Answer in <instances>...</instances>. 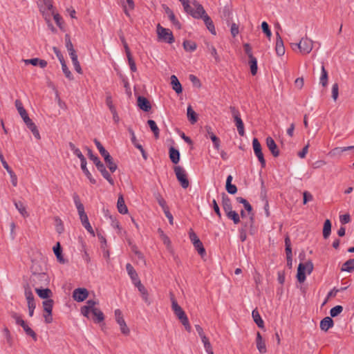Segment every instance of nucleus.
Instances as JSON below:
<instances>
[{"label": "nucleus", "mask_w": 354, "mask_h": 354, "mask_svg": "<svg viewBox=\"0 0 354 354\" xmlns=\"http://www.w3.org/2000/svg\"><path fill=\"white\" fill-rule=\"evenodd\" d=\"M333 325V320L329 317L324 318L320 322V328L324 331H327L329 328H332Z\"/></svg>", "instance_id": "nucleus-26"}, {"label": "nucleus", "mask_w": 354, "mask_h": 354, "mask_svg": "<svg viewBox=\"0 0 354 354\" xmlns=\"http://www.w3.org/2000/svg\"><path fill=\"white\" fill-rule=\"evenodd\" d=\"M331 232V222L329 219H326L324 223L323 227V236L324 239H328Z\"/></svg>", "instance_id": "nucleus-38"}, {"label": "nucleus", "mask_w": 354, "mask_h": 354, "mask_svg": "<svg viewBox=\"0 0 354 354\" xmlns=\"http://www.w3.org/2000/svg\"><path fill=\"white\" fill-rule=\"evenodd\" d=\"M81 169H82L83 173L87 177V178L89 180L90 183L92 184H95L96 183L95 179L93 178L91 172L88 171V169L86 167V161H82V162H81Z\"/></svg>", "instance_id": "nucleus-33"}, {"label": "nucleus", "mask_w": 354, "mask_h": 354, "mask_svg": "<svg viewBox=\"0 0 354 354\" xmlns=\"http://www.w3.org/2000/svg\"><path fill=\"white\" fill-rule=\"evenodd\" d=\"M236 201L238 203L243 205L245 209L248 212V214L250 215V219L251 223H252L253 219H254V214L252 213V205L249 203V202L246 199H245L242 197H237Z\"/></svg>", "instance_id": "nucleus-16"}, {"label": "nucleus", "mask_w": 354, "mask_h": 354, "mask_svg": "<svg viewBox=\"0 0 354 354\" xmlns=\"http://www.w3.org/2000/svg\"><path fill=\"white\" fill-rule=\"evenodd\" d=\"M301 54L307 55L310 53L313 49V41L308 38H302L299 43L295 44Z\"/></svg>", "instance_id": "nucleus-7"}, {"label": "nucleus", "mask_w": 354, "mask_h": 354, "mask_svg": "<svg viewBox=\"0 0 354 354\" xmlns=\"http://www.w3.org/2000/svg\"><path fill=\"white\" fill-rule=\"evenodd\" d=\"M256 344H257V348L259 353H265L267 352V348L266 346V343L264 340L262 338V336L259 332H257V338H256Z\"/></svg>", "instance_id": "nucleus-19"}, {"label": "nucleus", "mask_w": 354, "mask_h": 354, "mask_svg": "<svg viewBox=\"0 0 354 354\" xmlns=\"http://www.w3.org/2000/svg\"><path fill=\"white\" fill-rule=\"evenodd\" d=\"M207 135L209 136V138L212 140L214 147L216 150H218L220 147V139L214 135V133L212 131V128L209 126L205 127Z\"/></svg>", "instance_id": "nucleus-21"}, {"label": "nucleus", "mask_w": 354, "mask_h": 354, "mask_svg": "<svg viewBox=\"0 0 354 354\" xmlns=\"http://www.w3.org/2000/svg\"><path fill=\"white\" fill-rule=\"evenodd\" d=\"M185 11L196 19H203L207 15L203 7L196 1H194Z\"/></svg>", "instance_id": "nucleus-3"}, {"label": "nucleus", "mask_w": 354, "mask_h": 354, "mask_svg": "<svg viewBox=\"0 0 354 354\" xmlns=\"http://www.w3.org/2000/svg\"><path fill=\"white\" fill-rule=\"evenodd\" d=\"M14 204H15V206L17 208V209L21 214V216H23L24 217H26V216H28V212L26 211V208L22 202H21V201H15Z\"/></svg>", "instance_id": "nucleus-42"}, {"label": "nucleus", "mask_w": 354, "mask_h": 354, "mask_svg": "<svg viewBox=\"0 0 354 354\" xmlns=\"http://www.w3.org/2000/svg\"><path fill=\"white\" fill-rule=\"evenodd\" d=\"M320 84L324 86H326L328 84V72L324 66L322 64L321 69V75L319 77Z\"/></svg>", "instance_id": "nucleus-39"}, {"label": "nucleus", "mask_w": 354, "mask_h": 354, "mask_svg": "<svg viewBox=\"0 0 354 354\" xmlns=\"http://www.w3.org/2000/svg\"><path fill=\"white\" fill-rule=\"evenodd\" d=\"M109 160H104L106 163L109 170L113 173L116 171L118 167L115 163L113 162L112 157L110 156V158H109Z\"/></svg>", "instance_id": "nucleus-53"}, {"label": "nucleus", "mask_w": 354, "mask_h": 354, "mask_svg": "<svg viewBox=\"0 0 354 354\" xmlns=\"http://www.w3.org/2000/svg\"><path fill=\"white\" fill-rule=\"evenodd\" d=\"M88 290L84 288H76L73 292V299L78 302L84 301L88 297Z\"/></svg>", "instance_id": "nucleus-11"}, {"label": "nucleus", "mask_w": 354, "mask_h": 354, "mask_svg": "<svg viewBox=\"0 0 354 354\" xmlns=\"http://www.w3.org/2000/svg\"><path fill=\"white\" fill-rule=\"evenodd\" d=\"M313 195L310 192L305 191L303 193V203L304 205L306 204L308 202L313 201Z\"/></svg>", "instance_id": "nucleus-61"}, {"label": "nucleus", "mask_w": 354, "mask_h": 354, "mask_svg": "<svg viewBox=\"0 0 354 354\" xmlns=\"http://www.w3.org/2000/svg\"><path fill=\"white\" fill-rule=\"evenodd\" d=\"M8 173L9 174V175L10 176V180H11L12 185L14 187H17V175L15 174V172L12 170L9 171Z\"/></svg>", "instance_id": "nucleus-64"}, {"label": "nucleus", "mask_w": 354, "mask_h": 354, "mask_svg": "<svg viewBox=\"0 0 354 354\" xmlns=\"http://www.w3.org/2000/svg\"><path fill=\"white\" fill-rule=\"evenodd\" d=\"M266 145L274 157L279 156V151L274 140L271 137L266 138Z\"/></svg>", "instance_id": "nucleus-17"}, {"label": "nucleus", "mask_w": 354, "mask_h": 354, "mask_svg": "<svg viewBox=\"0 0 354 354\" xmlns=\"http://www.w3.org/2000/svg\"><path fill=\"white\" fill-rule=\"evenodd\" d=\"M136 287L138 288V291L140 292L141 297H142V299H143V301L148 306H149L151 304V301L149 298V295L147 290L145 288V287L142 283L136 286Z\"/></svg>", "instance_id": "nucleus-20"}, {"label": "nucleus", "mask_w": 354, "mask_h": 354, "mask_svg": "<svg viewBox=\"0 0 354 354\" xmlns=\"http://www.w3.org/2000/svg\"><path fill=\"white\" fill-rule=\"evenodd\" d=\"M25 296L28 304L35 303L34 299V295L30 288L28 286L25 287Z\"/></svg>", "instance_id": "nucleus-48"}, {"label": "nucleus", "mask_w": 354, "mask_h": 354, "mask_svg": "<svg viewBox=\"0 0 354 354\" xmlns=\"http://www.w3.org/2000/svg\"><path fill=\"white\" fill-rule=\"evenodd\" d=\"M276 36H277L276 45H275L276 53L279 56H282L285 53V48L283 46V41L278 32H277Z\"/></svg>", "instance_id": "nucleus-15"}, {"label": "nucleus", "mask_w": 354, "mask_h": 354, "mask_svg": "<svg viewBox=\"0 0 354 354\" xmlns=\"http://www.w3.org/2000/svg\"><path fill=\"white\" fill-rule=\"evenodd\" d=\"M226 215L229 219L233 221L234 224H238L240 222V217L235 211L231 210L227 212Z\"/></svg>", "instance_id": "nucleus-49"}, {"label": "nucleus", "mask_w": 354, "mask_h": 354, "mask_svg": "<svg viewBox=\"0 0 354 354\" xmlns=\"http://www.w3.org/2000/svg\"><path fill=\"white\" fill-rule=\"evenodd\" d=\"M147 123H148L151 130L153 131L155 138H158L159 134H160V130H159V128L158 127L156 122L153 120H149L147 121Z\"/></svg>", "instance_id": "nucleus-43"}, {"label": "nucleus", "mask_w": 354, "mask_h": 354, "mask_svg": "<svg viewBox=\"0 0 354 354\" xmlns=\"http://www.w3.org/2000/svg\"><path fill=\"white\" fill-rule=\"evenodd\" d=\"M68 146L73 153L80 158L81 162H82V161H86L81 151L77 148L73 142H69Z\"/></svg>", "instance_id": "nucleus-36"}, {"label": "nucleus", "mask_w": 354, "mask_h": 354, "mask_svg": "<svg viewBox=\"0 0 354 354\" xmlns=\"http://www.w3.org/2000/svg\"><path fill=\"white\" fill-rule=\"evenodd\" d=\"M341 271L352 272L354 271V259L347 260L342 264Z\"/></svg>", "instance_id": "nucleus-30"}, {"label": "nucleus", "mask_w": 354, "mask_h": 354, "mask_svg": "<svg viewBox=\"0 0 354 354\" xmlns=\"http://www.w3.org/2000/svg\"><path fill=\"white\" fill-rule=\"evenodd\" d=\"M156 198L159 205L162 207V210L168 208L165 200L161 196L160 194H158Z\"/></svg>", "instance_id": "nucleus-56"}, {"label": "nucleus", "mask_w": 354, "mask_h": 354, "mask_svg": "<svg viewBox=\"0 0 354 354\" xmlns=\"http://www.w3.org/2000/svg\"><path fill=\"white\" fill-rule=\"evenodd\" d=\"M189 236L190 241L193 243L195 249L198 251V254L201 257H203L204 255H205L206 254L205 249L204 248L202 242L201 241V240L199 239V238L198 237L196 234L192 230H190V231L189 232Z\"/></svg>", "instance_id": "nucleus-6"}, {"label": "nucleus", "mask_w": 354, "mask_h": 354, "mask_svg": "<svg viewBox=\"0 0 354 354\" xmlns=\"http://www.w3.org/2000/svg\"><path fill=\"white\" fill-rule=\"evenodd\" d=\"M306 270L304 266V263H300L299 264L298 268H297V280L300 283H303L306 280V274H305Z\"/></svg>", "instance_id": "nucleus-32"}, {"label": "nucleus", "mask_w": 354, "mask_h": 354, "mask_svg": "<svg viewBox=\"0 0 354 354\" xmlns=\"http://www.w3.org/2000/svg\"><path fill=\"white\" fill-rule=\"evenodd\" d=\"M171 84L172 88L177 93H180L182 92V86L178 80L177 77L174 75L171 76Z\"/></svg>", "instance_id": "nucleus-31"}, {"label": "nucleus", "mask_w": 354, "mask_h": 354, "mask_svg": "<svg viewBox=\"0 0 354 354\" xmlns=\"http://www.w3.org/2000/svg\"><path fill=\"white\" fill-rule=\"evenodd\" d=\"M249 65L250 68V72L252 75H255L257 73L258 67H257V59L256 57H250L249 58Z\"/></svg>", "instance_id": "nucleus-44"}, {"label": "nucleus", "mask_w": 354, "mask_h": 354, "mask_svg": "<svg viewBox=\"0 0 354 354\" xmlns=\"http://www.w3.org/2000/svg\"><path fill=\"white\" fill-rule=\"evenodd\" d=\"M42 4L40 6V11L44 15H50L54 11L51 0H41Z\"/></svg>", "instance_id": "nucleus-14"}, {"label": "nucleus", "mask_w": 354, "mask_h": 354, "mask_svg": "<svg viewBox=\"0 0 354 354\" xmlns=\"http://www.w3.org/2000/svg\"><path fill=\"white\" fill-rule=\"evenodd\" d=\"M171 308L176 315V316L180 319L184 316L186 315L185 311L183 310V308L178 304L176 300L175 299L174 297L171 295Z\"/></svg>", "instance_id": "nucleus-13"}, {"label": "nucleus", "mask_w": 354, "mask_h": 354, "mask_svg": "<svg viewBox=\"0 0 354 354\" xmlns=\"http://www.w3.org/2000/svg\"><path fill=\"white\" fill-rule=\"evenodd\" d=\"M187 115L188 120L192 124H194L197 121V115L192 107L189 105L187 109Z\"/></svg>", "instance_id": "nucleus-41"}, {"label": "nucleus", "mask_w": 354, "mask_h": 354, "mask_svg": "<svg viewBox=\"0 0 354 354\" xmlns=\"http://www.w3.org/2000/svg\"><path fill=\"white\" fill-rule=\"evenodd\" d=\"M169 158L171 161L174 163L177 164L180 161V152L178 149H175L173 147H171L169 148Z\"/></svg>", "instance_id": "nucleus-27"}, {"label": "nucleus", "mask_w": 354, "mask_h": 354, "mask_svg": "<svg viewBox=\"0 0 354 354\" xmlns=\"http://www.w3.org/2000/svg\"><path fill=\"white\" fill-rule=\"evenodd\" d=\"M128 58V62L130 67V69L132 72H136L137 71L136 63L131 56V55H129V56H127Z\"/></svg>", "instance_id": "nucleus-59"}, {"label": "nucleus", "mask_w": 354, "mask_h": 354, "mask_svg": "<svg viewBox=\"0 0 354 354\" xmlns=\"http://www.w3.org/2000/svg\"><path fill=\"white\" fill-rule=\"evenodd\" d=\"M343 310V307L342 306H336L332 308L330 310V315L331 317H335L340 314Z\"/></svg>", "instance_id": "nucleus-52"}, {"label": "nucleus", "mask_w": 354, "mask_h": 354, "mask_svg": "<svg viewBox=\"0 0 354 354\" xmlns=\"http://www.w3.org/2000/svg\"><path fill=\"white\" fill-rule=\"evenodd\" d=\"M117 207L118 209V212L122 214H125L128 212V209L127 205H125L124 198L122 195H120L118 197V202H117Z\"/></svg>", "instance_id": "nucleus-28"}, {"label": "nucleus", "mask_w": 354, "mask_h": 354, "mask_svg": "<svg viewBox=\"0 0 354 354\" xmlns=\"http://www.w3.org/2000/svg\"><path fill=\"white\" fill-rule=\"evenodd\" d=\"M222 207L225 213L232 210L231 200L225 193L222 194Z\"/></svg>", "instance_id": "nucleus-24"}, {"label": "nucleus", "mask_w": 354, "mask_h": 354, "mask_svg": "<svg viewBox=\"0 0 354 354\" xmlns=\"http://www.w3.org/2000/svg\"><path fill=\"white\" fill-rule=\"evenodd\" d=\"M339 95V86L337 83H335L332 86V97L336 101Z\"/></svg>", "instance_id": "nucleus-57"}, {"label": "nucleus", "mask_w": 354, "mask_h": 354, "mask_svg": "<svg viewBox=\"0 0 354 354\" xmlns=\"http://www.w3.org/2000/svg\"><path fill=\"white\" fill-rule=\"evenodd\" d=\"M158 232H160V236L164 244L169 246L171 244L169 238L164 234L163 231L161 229H158Z\"/></svg>", "instance_id": "nucleus-63"}, {"label": "nucleus", "mask_w": 354, "mask_h": 354, "mask_svg": "<svg viewBox=\"0 0 354 354\" xmlns=\"http://www.w3.org/2000/svg\"><path fill=\"white\" fill-rule=\"evenodd\" d=\"M61 65H62V71L64 73L66 77L70 80H73V75H72L71 72L70 71V70L68 69V68L67 67L65 61H63L62 63H61Z\"/></svg>", "instance_id": "nucleus-51"}, {"label": "nucleus", "mask_w": 354, "mask_h": 354, "mask_svg": "<svg viewBox=\"0 0 354 354\" xmlns=\"http://www.w3.org/2000/svg\"><path fill=\"white\" fill-rule=\"evenodd\" d=\"M252 147L255 156L257 157L261 163V167H265L266 160L261 150V145L257 138H254L252 140Z\"/></svg>", "instance_id": "nucleus-10"}, {"label": "nucleus", "mask_w": 354, "mask_h": 354, "mask_svg": "<svg viewBox=\"0 0 354 354\" xmlns=\"http://www.w3.org/2000/svg\"><path fill=\"white\" fill-rule=\"evenodd\" d=\"M138 105L140 109L144 111H149L151 108L149 100L146 97L142 96H139L138 98Z\"/></svg>", "instance_id": "nucleus-22"}, {"label": "nucleus", "mask_w": 354, "mask_h": 354, "mask_svg": "<svg viewBox=\"0 0 354 354\" xmlns=\"http://www.w3.org/2000/svg\"><path fill=\"white\" fill-rule=\"evenodd\" d=\"M207 48L211 55L214 58L216 62H220V57L217 53L216 49L215 47L209 44H207Z\"/></svg>", "instance_id": "nucleus-47"}, {"label": "nucleus", "mask_w": 354, "mask_h": 354, "mask_svg": "<svg viewBox=\"0 0 354 354\" xmlns=\"http://www.w3.org/2000/svg\"><path fill=\"white\" fill-rule=\"evenodd\" d=\"M126 270L128 273V275L131 278V279L133 283L135 285V286L142 283L136 270L134 269V268L133 267V266L131 263H127Z\"/></svg>", "instance_id": "nucleus-12"}, {"label": "nucleus", "mask_w": 354, "mask_h": 354, "mask_svg": "<svg viewBox=\"0 0 354 354\" xmlns=\"http://www.w3.org/2000/svg\"><path fill=\"white\" fill-rule=\"evenodd\" d=\"M106 104L109 107L111 112H114L116 111L115 106L113 104V100L111 95H107L106 97Z\"/></svg>", "instance_id": "nucleus-58"}, {"label": "nucleus", "mask_w": 354, "mask_h": 354, "mask_svg": "<svg viewBox=\"0 0 354 354\" xmlns=\"http://www.w3.org/2000/svg\"><path fill=\"white\" fill-rule=\"evenodd\" d=\"M179 320L180 321L182 324L185 326V330L187 332H190L192 328H191V326H190V324H189V322L187 316L185 315L183 317H182L181 319H180Z\"/></svg>", "instance_id": "nucleus-55"}, {"label": "nucleus", "mask_w": 354, "mask_h": 354, "mask_svg": "<svg viewBox=\"0 0 354 354\" xmlns=\"http://www.w3.org/2000/svg\"><path fill=\"white\" fill-rule=\"evenodd\" d=\"M165 13L167 15L171 22L178 29L181 28L180 22L176 18L174 13L173 11L167 6L165 7Z\"/></svg>", "instance_id": "nucleus-23"}, {"label": "nucleus", "mask_w": 354, "mask_h": 354, "mask_svg": "<svg viewBox=\"0 0 354 354\" xmlns=\"http://www.w3.org/2000/svg\"><path fill=\"white\" fill-rule=\"evenodd\" d=\"M73 199L75 205L77 208L81 222L88 219L87 214H86V212L84 211V205L82 203L79 196L76 193L73 194Z\"/></svg>", "instance_id": "nucleus-9"}, {"label": "nucleus", "mask_w": 354, "mask_h": 354, "mask_svg": "<svg viewBox=\"0 0 354 354\" xmlns=\"http://www.w3.org/2000/svg\"><path fill=\"white\" fill-rule=\"evenodd\" d=\"M35 290H36V292L37 293V295H39V297L42 299L49 298L52 293L51 290L48 288H46V289L36 288Z\"/></svg>", "instance_id": "nucleus-45"}, {"label": "nucleus", "mask_w": 354, "mask_h": 354, "mask_svg": "<svg viewBox=\"0 0 354 354\" xmlns=\"http://www.w3.org/2000/svg\"><path fill=\"white\" fill-rule=\"evenodd\" d=\"M174 172L177 180L183 189H187L189 186V182L187 178V174L184 168L180 166L174 167Z\"/></svg>", "instance_id": "nucleus-5"}, {"label": "nucleus", "mask_w": 354, "mask_h": 354, "mask_svg": "<svg viewBox=\"0 0 354 354\" xmlns=\"http://www.w3.org/2000/svg\"><path fill=\"white\" fill-rule=\"evenodd\" d=\"M53 252L59 262L62 263H66V260L63 258L62 248L59 242L53 247Z\"/></svg>", "instance_id": "nucleus-35"}, {"label": "nucleus", "mask_w": 354, "mask_h": 354, "mask_svg": "<svg viewBox=\"0 0 354 354\" xmlns=\"http://www.w3.org/2000/svg\"><path fill=\"white\" fill-rule=\"evenodd\" d=\"M203 19L209 32L213 35H216L215 27L211 18L207 15H205Z\"/></svg>", "instance_id": "nucleus-37"}, {"label": "nucleus", "mask_w": 354, "mask_h": 354, "mask_svg": "<svg viewBox=\"0 0 354 354\" xmlns=\"http://www.w3.org/2000/svg\"><path fill=\"white\" fill-rule=\"evenodd\" d=\"M93 315L95 317V322L100 323L102 322L104 319L103 313L98 308L93 309V311L91 312Z\"/></svg>", "instance_id": "nucleus-50"}, {"label": "nucleus", "mask_w": 354, "mask_h": 354, "mask_svg": "<svg viewBox=\"0 0 354 354\" xmlns=\"http://www.w3.org/2000/svg\"><path fill=\"white\" fill-rule=\"evenodd\" d=\"M339 221L342 225H345L351 222V216L348 214H345L339 216Z\"/></svg>", "instance_id": "nucleus-60"}, {"label": "nucleus", "mask_w": 354, "mask_h": 354, "mask_svg": "<svg viewBox=\"0 0 354 354\" xmlns=\"http://www.w3.org/2000/svg\"><path fill=\"white\" fill-rule=\"evenodd\" d=\"M11 317L15 320L17 325L21 326L23 328L27 335L30 336L35 341L37 340L35 332L28 325L27 322L23 319L20 315L12 313Z\"/></svg>", "instance_id": "nucleus-1"}, {"label": "nucleus", "mask_w": 354, "mask_h": 354, "mask_svg": "<svg viewBox=\"0 0 354 354\" xmlns=\"http://www.w3.org/2000/svg\"><path fill=\"white\" fill-rule=\"evenodd\" d=\"M232 118H234V121L235 122V125L237 128V131L239 134L241 136H243L245 135V129L244 124L241 118V113L234 106L230 107Z\"/></svg>", "instance_id": "nucleus-4"}, {"label": "nucleus", "mask_w": 354, "mask_h": 354, "mask_svg": "<svg viewBox=\"0 0 354 354\" xmlns=\"http://www.w3.org/2000/svg\"><path fill=\"white\" fill-rule=\"evenodd\" d=\"M53 306V301L50 299H48L43 301L44 310L49 315H52Z\"/></svg>", "instance_id": "nucleus-46"}, {"label": "nucleus", "mask_w": 354, "mask_h": 354, "mask_svg": "<svg viewBox=\"0 0 354 354\" xmlns=\"http://www.w3.org/2000/svg\"><path fill=\"white\" fill-rule=\"evenodd\" d=\"M261 28L263 32L266 34V35L270 39L272 35L271 30L269 28V26L266 21H263L261 24Z\"/></svg>", "instance_id": "nucleus-54"}, {"label": "nucleus", "mask_w": 354, "mask_h": 354, "mask_svg": "<svg viewBox=\"0 0 354 354\" xmlns=\"http://www.w3.org/2000/svg\"><path fill=\"white\" fill-rule=\"evenodd\" d=\"M232 180V176H228L226 180V190L230 194H234L237 192L236 185L231 183Z\"/></svg>", "instance_id": "nucleus-34"}, {"label": "nucleus", "mask_w": 354, "mask_h": 354, "mask_svg": "<svg viewBox=\"0 0 354 354\" xmlns=\"http://www.w3.org/2000/svg\"><path fill=\"white\" fill-rule=\"evenodd\" d=\"M156 32L159 41H165L167 44H172L174 42V37L172 32L169 29L162 27L160 24L156 26Z\"/></svg>", "instance_id": "nucleus-2"}, {"label": "nucleus", "mask_w": 354, "mask_h": 354, "mask_svg": "<svg viewBox=\"0 0 354 354\" xmlns=\"http://www.w3.org/2000/svg\"><path fill=\"white\" fill-rule=\"evenodd\" d=\"M252 316L253 318L254 322L256 323V324L261 328H264V322L262 319L257 309H254L252 312Z\"/></svg>", "instance_id": "nucleus-29"}, {"label": "nucleus", "mask_w": 354, "mask_h": 354, "mask_svg": "<svg viewBox=\"0 0 354 354\" xmlns=\"http://www.w3.org/2000/svg\"><path fill=\"white\" fill-rule=\"evenodd\" d=\"M94 142L100 155L104 158V160H109V158H110L109 153L104 149L99 140L95 139Z\"/></svg>", "instance_id": "nucleus-25"}, {"label": "nucleus", "mask_w": 354, "mask_h": 354, "mask_svg": "<svg viewBox=\"0 0 354 354\" xmlns=\"http://www.w3.org/2000/svg\"><path fill=\"white\" fill-rule=\"evenodd\" d=\"M114 313L115 320L120 326L121 333L124 335H128L130 333V330L123 318V315L121 310L120 309H116Z\"/></svg>", "instance_id": "nucleus-8"}, {"label": "nucleus", "mask_w": 354, "mask_h": 354, "mask_svg": "<svg viewBox=\"0 0 354 354\" xmlns=\"http://www.w3.org/2000/svg\"><path fill=\"white\" fill-rule=\"evenodd\" d=\"M101 174L102 175V176L111 185H114V180L113 179V178L111 176L110 174L107 171L106 169H105L104 171H103Z\"/></svg>", "instance_id": "nucleus-62"}, {"label": "nucleus", "mask_w": 354, "mask_h": 354, "mask_svg": "<svg viewBox=\"0 0 354 354\" xmlns=\"http://www.w3.org/2000/svg\"><path fill=\"white\" fill-rule=\"evenodd\" d=\"M24 123L26 124L27 127L31 131L35 138H37V140H39L41 138L39 132L37 128V126L32 121V120L29 118L27 119V120L24 121Z\"/></svg>", "instance_id": "nucleus-18"}, {"label": "nucleus", "mask_w": 354, "mask_h": 354, "mask_svg": "<svg viewBox=\"0 0 354 354\" xmlns=\"http://www.w3.org/2000/svg\"><path fill=\"white\" fill-rule=\"evenodd\" d=\"M197 45L196 42L191 40H185L183 41V48L187 52H194L196 49Z\"/></svg>", "instance_id": "nucleus-40"}]
</instances>
